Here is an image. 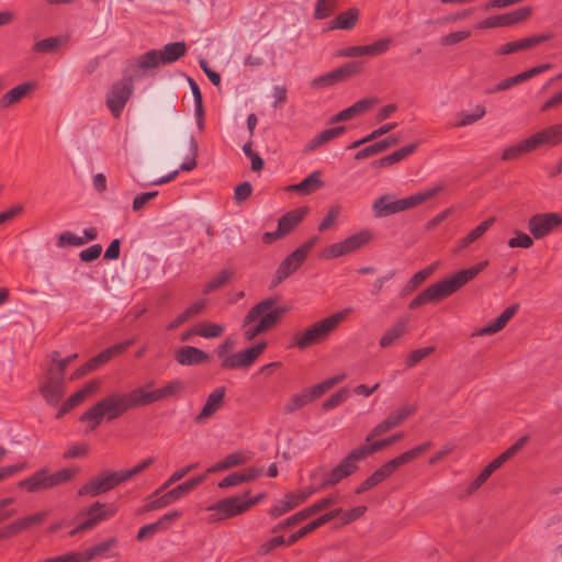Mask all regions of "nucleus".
Instances as JSON below:
<instances>
[{
  "label": "nucleus",
  "instance_id": "obj_1",
  "mask_svg": "<svg viewBox=\"0 0 562 562\" xmlns=\"http://www.w3.org/2000/svg\"><path fill=\"white\" fill-rule=\"evenodd\" d=\"M280 296H268L249 308L243 319V327H246L259 319L255 326L248 327L245 333V339L250 341L258 335L273 328L280 319L289 312L286 305H280Z\"/></svg>",
  "mask_w": 562,
  "mask_h": 562
},
{
  "label": "nucleus",
  "instance_id": "obj_2",
  "mask_svg": "<svg viewBox=\"0 0 562 562\" xmlns=\"http://www.w3.org/2000/svg\"><path fill=\"white\" fill-rule=\"evenodd\" d=\"M188 46L184 42L166 44L161 49H149L136 57L126 60L127 70L135 77H145L160 65H169L187 54Z\"/></svg>",
  "mask_w": 562,
  "mask_h": 562
},
{
  "label": "nucleus",
  "instance_id": "obj_3",
  "mask_svg": "<svg viewBox=\"0 0 562 562\" xmlns=\"http://www.w3.org/2000/svg\"><path fill=\"white\" fill-rule=\"evenodd\" d=\"M346 314L347 311L334 313L308 326L304 331L295 333L292 337V345L297 347L300 350H305L314 345L325 341L345 319Z\"/></svg>",
  "mask_w": 562,
  "mask_h": 562
},
{
  "label": "nucleus",
  "instance_id": "obj_4",
  "mask_svg": "<svg viewBox=\"0 0 562 562\" xmlns=\"http://www.w3.org/2000/svg\"><path fill=\"white\" fill-rule=\"evenodd\" d=\"M443 190L442 184L425 191L417 192L411 196L391 201V194H383L373 202L372 210L376 217H385L412 207H415L440 193Z\"/></svg>",
  "mask_w": 562,
  "mask_h": 562
},
{
  "label": "nucleus",
  "instance_id": "obj_5",
  "mask_svg": "<svg viewBox=\"0 0 562 562\" xmlns=\"http://www.w3.org/2000/svg\"><path fill=\"white\" fill-rule=\"evenodd\" d=\"M104 416L108 420H113L127 411L142 407L140 387H136L128 393L112 392L99 401Z\"/></svg>",
  "mask_w": 562,
  "mask_h": 562
},
{
  "label": "nucleus",
  "instance_id": "obj_6",
  "mask_svg": "<svg viewBox=\"0 0 562 562\" xmlns=\"http://www.w3.org/2000/svg\"><path fill=\"white\" fill-rule=\"evenodd\" d=\"M125 75L121 80L115 81L106 93L105 104L111 112V114L119 119L127 103L131 99L134 86V79H138L139 77H135L134 72L127 70V67L124 70Z\"/></svg>",
  "mask_w": 562,
  "mask_h": 562
},
{
  "label": "nucleus",
  "instance_id": "obj_7",
  "mask_svg": "<svg viewBox=\"0 0 562 562\" xmlns=\"http://www.w3.org/2000/svg\"><path fill=\"white\" fill-rule=\"evenodd\" d=\"M318 237L313 236L290 255H288L279 265L270 286L274 288L290 276H292L306 260L310 250L315 246Z\"/></svg>",
  "mask_w": 562,
  "mask_h": 562
},
{
  "label": "nucleus",
  "instance_id": "obj_8",
  "mask_svg": "<svg viewBox=\"0 0 562 562\" xmlns=\"http://www.w3.org/2000/svg\"><path fill=\"white\" fill-rule=\"evenodd\" d=\"M250 494V491L241 495H235L231 497H225L223 499L217 501L216 503L210 505L207 507L209 512H213L210 515L209 520L211 522H216L221 520H225L228 518L236 517L247 512V506H245V498Z\"/></svg>",
  "mask_w": 562,
  "mask_h": 562
},
{
  "label": "nucleus",
  "instance_id": "obj_9",
  "mask_svg": "<svg viewBox=\"0 0 562 562\" xmlns=\"http://www.w3.org/2000/svg\"><path fill=\"white\" fill-rule=\"evenodd\" d=\"M116 513V508L113 505H106L100 502H95L90 505L86 510H82L79 516H87L76 528H74L69 536H75L79 532H85L93 529L101 521L110 519Z\"/></svg>",
  "mask_w": 562,
  "mask_h": 562
},
{
  "label": "nucleus",
  "instance_id": "obj_10",
  "mask_svg": "<svg viewBox=\"0 0 562 562\" xmlns=\"http://www.w3.org/2000/svg\"><path fill=\"white\" fill-rule=\"evenodd\" d=\"M204 479L205 475L202 474L187 480L186 482L177 485L176 487L157 497L156 499L148 502L146 505H144L143 510L151 512L170 505L175 501L186 496L191 491H193L204 481Z\"/></svg>",
  "mask_w": 562,
  "mask_h": 562
},
{
  "label": "nucleus",
  "instance_id": "obj_11",
  "mask_svg": "<svg viewBox=\"0 0 562 562\" xmlns=\"http://www.w3.org/2000/svg\"><path fill=\"white\" fill-rule=\"evenodd\" d=\"M361 61H349L342 65L341 67H338L325 75H322L313 79L310 86L313 89H323L326 87H331L338 82L353 78L361 71Z\"/></svg>",
  "mask_w": 562,
  "mask_h": 562
},
{
  "label": "nucleus",
  "instance_id": "obj_12",
  "mask_svg": "<svg viewBox=\"0 0 562 562\" xmlns=\"http://www.w3.org/2000/svg\"><path fill=\"white\" fill-rule=\"evenodd\" d=\"M267 348L266 341H260L245 350L232 353L221 362L222 370H236L249 368Z\"/></svg>",
  "mask_w": 562,
  "mask_h": 562
},
{
  "label": "nucleus",
  "instance_id": "obj_13",
  "mask_svg": "<svg viewBox=\"0 0 562 562\" xmlns=\"http://www.w3.org/2000/svg\"><path fill=\"white\" fill-rule=\"evenodd\" d=\"M453 293H456V291L452 288L449 279L446 278L423 290L415 299L409 302L408 307L411 310H415L428 302L440 301L452 295Z\"/></svg>",
  "mask_w": 562,
  "mask_h": 562
},
{
  "label": "nucleus",
  "instance_id": "obj_14",
  "mask_svg": "<svg viewBox=\"0 0 562 562\" xmlns=\"http://www.w3.org/2000/svg\"><path fill=\"white\" fill-rule=\"evenodd\" d=\"M336 503V498L333 496H327L325 498H322L321 501L314 503L313 505L303 508L302 510L297 512L293 516H290L285 518L284 520L280 521L278 525H276L271 532L277 533L284 529L291 528L300 524L301 521L307 519L308 517L330 507Z\"/></svg>",
  "mask_w": 562,
  "mask_h": 562
},
{
  "label": "nucleus",
  "instance_id": "obj_15",
  "mask_svg": "<svg viewBox=\"0 0 562 562\" xmlns=\"http://www.w3.org/2000/svg\"><path fill=\"white\" fill-rule=\"evenodd\" d=\"M561 225L562 215L554 212L538 213L528 220V229L536 239L546 237Z\"/></svg>",
  "mask_w": 562,
  "mask_h": 562
},
{
  "label": "nucleus",
  "instance_id": "obj_16",
  "mask_svg": "<svg viewBox=\"0 0 562 562\" xmlns=\"http://www.w3.org/2000/svg\"><path fill=\"white\" fill-rule=\"evenodd\" d=\"M319 491L318 487L310 486L299 493H288L284 499L278 501L270 509L269 516L273 519L289 513L299 505L303 504L313 493Z\"/></svg>",
  "mask_w": 562,
  "mask_h": 562
},
{
  "label": "nucleus",
  "instance_id": "obj_17",
  "mask_svg": "<svg viewBox=\"0 0 562 562\" xmlns=\"http://www.w3.org/2000/svg\"><path fill=\"white\" fill-rule=\"evenodd\" d=\"M184 390L186 384L181 380H172L168 382L165 386L156 389L150 392H146L144 387H140L143 405L147 406L158 401L176 397L180 395Z\"/></svg>",
  "mask_w": 562,
  "mask_h": 562
},
{
  "label": "nucleus",
  "instance_id": "obj_18",
  "mask_svg": "<svg viewBox=\"0 0 562 562\" xmlns=\"http://www.w3.org/2000/svg\"><path fill=\"white\" fill-rule=\"evenodd\" d=\"M66 390L65 380L45 374V381L40 386V393L44 401L52 407H59Z\"/></svg>",
  "mask_w": 562,
  "mask_h": 562
},
{
  "label": "nucleus",
  "instance_id": "obj_19",
  "mask_svg": "<svg viewBox=\"0 0 562 562\" xmlns=\"http://www.w3.org/2000/svg\"><path fill=\"white\" fill-rule=\"evenodd\" d=\"M79 472L76 467L61 469L55 473H49L46 469L37 471V491L55 487L59 484L71 481Z\"/></svg>",
  "mask_w": 562,
  "mask_h": 562
},
{
  "label": "nucleus",
  "instance_id": "obj_20",
  "mask_svg": "<svg viewBox=\"0 0 562 562\" xmlns=\"http://www.w3.org/2000/svg\"><path fill=\"white\" fill-rule=\"evenodd\" d=\"M551 38H553L552 33L535 34V35H531L528 37L519 38V40L508 42L506 44L501 45L495 50V55H508V54H514V53H518L521 50L532 49L536 46H538L547 41H550Z\"/></svg>",
  "mask_w": 562,
  "mask_h": 562
},
{
  "label": "nucleus",
  "instance_id": "obj_21",
  "mask_svg": "<svg viewBox=\"0 0 562 562\" xmlns=\"http://www.w3.org/2000/svg\"><path fill=\"white\" fill-rule=\"evenodd\" d=\"M225 393L226 389L224 386H220L212 391L209 394L202 411L195 416L194 422L196 424H202L205 419L213 416L224 405Z\"/></svg>",
  "mask_w": 562,
  "mask_h": 562
},
{
  "label": "nucleus",
  "instance_id": "obj_22",
  "mask_svg": "<svg viewBox=\"0 0 562 562\" xmlns=\"http://www.w3.org/2000/svg\"><path fill=\"white\" fill-rule=\"evenodd\" d=\"M378 101L379 100L376 98L361 99V100L357 101L356 103H353L351 106H349V108L338 112L334 116H331L329 119V123L334 124V123H338V122L348 121L357 115H360V114L369 111L378 103Z\"/></svg>",
  "mask_w": 562,
  "mask_h": 562
},
{
  "label": "nucleus",
  "instance_id": "obj_23",
  "mask_svg": "<svg viewBox=\"0 0 562 562\" xmlns=\"http://www.w3.org/2000/svg\"><path fill=\"white\" fill-rule=\"evenodd\" d=\"M176 361L181 366H198L210 359V355L193 346H183L176 351Z\"/></svg>",
  "mask_w": 562,
  "mask_h": 562
},
{
  "label": "nucleus",
  "instance_id": "obj_24",
  "mask_svg": "<svg viewBox=\"0 0 562 562\" xmlns=\"http://www.w3.org/2000/svg\"><path fill=\"white\" fill-rule=\"evenodd\" d=\"M488 266V260H483L470 268L459 270L451 277H449V281L454 289V291H459L462 286H464L468 282L473 280L480 272H482Z\"/></svg>",
  "mask_w": 562,
  "mask_h": 562
},
{
  "label": "nucleus",
  "instance_id": "obj_25",
  "mask_svg": "<svg viewBox=\"0 0 562 562\" xmlns=\"http://www.w3.org/2000/svg\"><path fill=\"white\" fill-rule=\"evenodd\" d=\"M308 207L302 206L286 212L278 221V227L281 234H290L307 215Z\"/></svg>",
  "mask_w": 562,
  "mask_h": 562
},
{
  "label": "nucleus",
  "instance_id": "obj_26",
  "mask_svg": "<svg viewBox=\"0 0 562 562\" xmlns=\"http://www.w3.org/2000/svg\"><path fill=\"white\" fill-rule=\"evenodd\" d=\"M496 218L494 216L488 217L487 220L480 223L476 227H474L472 231H470L467 236L461 238L456 248L453 249L454 254H458L469 247L471 244L476 241L479 238H481L487 229L495 223Z\"/></svg>",
  "mask_w": 562,
  "mask_h": 562
},
{
  "label": "nucleus",
  "instance_id": "obj_27",
  "mask_svg": "<svg viewBox=\"0 0 562 562\" xmlns=\"http://www.w3.org/2000/svg\"><path fill=\"white\" fill-rule=\"evenodd\" d=\"M133 345V340H126L120 344H115L103 351H101L99 355L92 357L89 359L90 364L94 370L102 367L106 362H109L114 357L123 353L130 346Z\"/></svg>",
  "mask_w": 562,
  "mask_h": 562
},
{
  "label": "nucleus",
  "instance_id": "obj_28",
  "mask_svg": "<svg viewBox=\"0 0 562 562\" xmlns=\"http://www.w3.org/2000/svg\"><path fill=\"white\" fill-rule=\"evenodd\" d=\"M530 139L535 140V148L544 144L557 145L562 142V124L543 128L542 131L531 135Z\"/></svg>",
  "mask_w": 562,
  "mask_h": 562
},
{
  "label": "nucleus",
  "instance_id": "obj_29",
  "mask_svg": "<svg viewBox=\"0 0 562 562\" xmlns=\"http://www.w3.org/2000/svg\"><path fill=\"white\" fill-rule=\"evenodd\" d=\"M321 175L319 170L313 171L301 182L288 187V190L296 191L301 195L312 194L324 186Z\"/></svg>",
  "mask_w": 562,
  "mask_h": 562
},
{
  "label": "nucleus",
  "instance_id": "obj_30",
  "mask_svg": "<svg viewBox=\"0 0 562 562\" xmlns=\"http://www.w3.org/2000/svg\"><path fill=\"white\" fill-rule=\"evenodd\" d=\"M418 147V143H413L409 145H406L395 151H393L390 155H386L378 160H374L372 162L373 167L382 168V167H389L391 165H394L396 162H400L407 156L412 155Z\"/></svg>",
  "mask_w": 562,
  "mask_h": 562
},
{
  "label": "nucleus",
  "instance_id": "obj_31",
  "mask_svg": "<svg viewBox=\"0 0 562 562\" xmlns=\"http://www.w3.org/2000/svg\"><path fill=\"white\" fill-rule=\"evenodd\" d=\"M551 68V64H542V65H539V66H536L531 69H528L526 71H522L516 76H513V77H509V78H506L504 80H502L499 83H501V88L504 90H507L509 88H512L513 86L515 85H518V83H521L548 69Z\"/></svg>",
  "mask_w": 562,
  "mask_h": 562
},
{
  "label": "nucleus",
  "instance_id": "obj_32",
  "mask_svg": "<svg viewBox=\"0 0 562 562\" xmlns=\"http://www.w3.org/2000/svg\"><path fill=\"white\" fill-rule=\"evenodd\" d=\"M346 132V126L339 125L335 127L327 128L323 132H321L317 136H315L313 139H311L306 146L305 151H312L318 148L319 146L328 143L329 140L340 136Z\"/></svg>",
  "mask_w": 562,
  "mask_h": 562
},
{
  "label": "nucleus",
  "instance_id": "obj_33",
  "mask_svg": "<svg viewBox=\"0 0 562 562\" xmlns=\"http://www.w3.org/2000/svg\"><path fill=\"white\" fill-rule=\"evenodd\" d=\"M34 88L32 82H25L16 86L15 88L8 91L0 99L1 108H9L18 102H20L25 95H27Z\"/></svg>",
  "mask_w": 562,
  "mask_h": 562
},
{
  "label": "nucleus",
  "instance_id": "obj_34",
  "mask_svg": "<svg viewBox=\"0 0 562 562\" xmlns=\"http://www.w3.org/2000/svg\"><path fill=\"white\" fill-rule=\"evenodd\" d=\"M359 19V10L350 8L347 11L340 12L329 24V30H351L355 27Z\"/></svg>",
  "mask_w": 562,
  "mask_h": 562
},
{
  "label": "nucleus",
  "instance_id": "obj_35",
  "mask_svg": "<svg viewBox=\"0 0 562 562\" xmlns=\"http://www.w3.org/2000/svg\"><path fill=\"white\" fill-rule=\"evenodd\" d=\"M532 13L531 7H521L515 11L498 14L499 27L513 26L519 24L530 18Z\"/></svg>",
  "mask_w": 562,
  "mask_h": 562
},
{
  "label": "nucleus",
  "instance_id": "obj_36",
  "mask_svg": "<svg viewBox=\"0 0 562 562\" xmlns=\"http://www.w3.org/2000/svg\"><path fill=\"white\" fill-rule=\"evenodd\" d=\"M116 544L117 539L115 537H112L90 547L85 552H81L83 562H89L95 558L104 557L110 551V549L114 548Z\"/></svg>",
  "mask_w": 562,
  "mask_h": 562
},
{
  "label": "nucleus",
  "instance_id": "obj_37",
  "mask_svg": "<svg viewBox=\"0 0 562 562\" xmlns=\"http://www.w3.org/2000/svg\"><path fill=\"white\" fill-rule=\"evenodd\" d=\"M503 464L504 463L498 458H495L492 462H490L471 482L467 490V494L470 495L479 490L487 481V479Z\"/></svg>",
  "mask_w": 562,
  "mask_h": 562
},
{
  "label": "nucleus",
  "instance_id": "obj_38",
  "mask_svg": "<svg viewBox=\"0 0 562 562\" xmlns=\"http://www.w3.org/2000/svg\"><path fill=\"white\" fill-rule=\"evenodd\" d=\"M407 327L406 319H398L391 328H389L380 339V347L387 348L392 346L398 338H401Z\"/></svg>",
  "mask_w": 562,
  "mask_h": 562
},
{
  "label": "nucleus",
  "instance_id": "obj_39",
  "mask_svg": "<svg viewBox=\"0 0 562 562\" xmlns=\"http://www.w3.org/2000/svg\"><path fill=\"white\" fill-rule=\"evenodd\" d=\"M439 262H434L415 273L403 288V295L415 291L426 279H428L437 269Z\"/></svg>",
  "mask_w": 562,
  "mask_h": 562
},
{
  "label": "nucleus",
  "instance_id": "obj_40",
  "mask_svg": "<svg viewBox=\"0 0 562 562\" xmlns=\"http://www.w3.org/2000/svg\"><path fill=\"white\" fill-rule=\"evenodd\" d=\"M104 412L99 402L92 405L88 411H86L79 418L81 423L87 422L88 426L86 432L93 431L104 418Z\"/></svg>",
  "mask_w": 562,
  "mask_h": 562
},
{
  "label": "nucleus",
  "instance_id": "obj_41",
  "mask_svg": "<svg viewBox=\"0 0 562 562\" xmlns=\"http://www.w3.org/2000/svg\"><path fill=\"white\" fill-rule=\"evenodd\" d=\"M348 476H350L348 471H346L341 465L337 464L330 471H327L323 474L318 490H326L328 487L335 486Z\"/></svg>",
  "mask_w": 562,
  "mask_h": 562
},
{
  "label": "nucleus",
  "instance_id": "obj_42",
  "mask_svg": "<svg viewBox=\"0 0 562 562\" xmlns=\"http://www.w3.org/2000/svg\"><path fill=\"white\" fill-rule=\"evenodd\" d=\"M368 454L362 446L351 450L338 464L341 465L349 475L356 473L359 469L358 462L366 459Z\"/></svg>",
  "mask_w": 562,
  "mask_h": 562
},
{
  "label": "nucleus",
  "instance_id": "obj_43",
  "mask_svg": "<svg viewBox=\"0 0 562 562\" xmlns=\"http://www.w3.org/2000/svg\"><path fill=\"white\" fill-rule=\"evenodd\" d=\"M535 140L530 139V137L520 140L518 144L507 147L503 154V160H513L520 157L524 154L530 153L536 149L533 145Z\"/></svg>",
  "mask_w": 562,
  "mask_h": 562
},
{
  "label": "nucleus",
  "instance_id": "obj_44",
  "mask_svg": "<svg viewBox=\"0 0 562 562\" xmlns=\"http://www.w3.org/2000/svg\"><path fill=\"white\" fill-rule=\"evenodd\" d=\"M235 274L234 269L224 268L213 277L203 288L204 294H210L224 286Z\"/></svg>",
  "mask_w": 562,
  "mask_h": 562
},
{
  "label": "nucleus",
  "instance_id": "obj_45",
  "mask_svg": "<svg viewBox=\"0 0 562 562\" xmlns=\"http://www.w3.org/2000/svg\"><path fill=\"white\" fill-rule=\"evenodd\" d=\"M431 447V442H425L419 446L414 447L413 449L397 456L396 458L392 459V463L394 464L395 469L409 463L411 461L418 458L422 453L427 451Z\"/></svg>",
  "mask_w": 562,
  "mask_h": 562
},
{
  "label": "nucleus",
  "instance_id": "obj_46",
  "mask_svg": "<svg viewBox=\"0 0 562 562\" xmlns=\"http://www.w3.org/2000/svg\"><path fill=\"white\" fill-rule=\"evenodd\" d=\"M431 447V442H425L419 446L414 447L413 449L397 456L396 458L392 459V463L394 464L395 469L409 463L411 461L418 458L422 453L427 451Z\"/></svg>",
  "mask_w": 562,
  "mask_h": 562
},
{
  "label": "nucleus",
  "instance_id": "obj_47",
  "mask_svg": "<svg viewBox=\"0 0 562 562\" xmlns=\"http://www.w3.org/2000/svg\"><path fill=\"white\" fill-rule=\"evenodd\" d=\"M372 239V233L368 229L361 231L347 237L344 243L348 254L357 251Z\"/></svg>",
  "mask_w": 562,
  "mask_h": 562
},
{
  "label": "nucleus",
  "instance_id": "obj_48",
  "mask_svg": "<svg viewBox=\"0 0 562 562\" xmlns=\"http://www.w3.org/2000/svg\"><path fill=\"white\" fill-rule=\"evenodd\" d=\"M312 403V400L306 390H303L299 394L292 395L283 407L284 414H292L297 409Z\"/></svg>",
  "mask_w": 562,
  "mask_h": 562
},
{
  "label": "nucleus",
  "instance_id": "obj_49",
  "mask_svg": "<svg viewBox=\"0 0 562 562\" xmlns=\"http://www.w3.org/2000/svg\"><path fill=\"white\" fill-rule=\"evenodd\" d=\"M108 492L103 479L101 474L99 476L92 477L89 482H87L85 485H82L79 491V496L90 495V496H97L101 493Z\"/></svg>",
  "mask_w": 562,
  "mask_h": 562
},
{
  "label": "nucleus",
  "instance_id": "obj_50",
  "mask_svg": "<svg viewBox=\"0 0 562 562\" xmlns=\"http://www.w3.org/2000/svg\"><path fill=\"white\" fill-rule=\"evenodd\" d=\"M85 401L82 392H75L66 401L61 402L55 415L56 419L63 418L67 413L79 406Z\"/></svg>",
  "mask_w": 562,
  "mask_h": 562
},
{
  "label": "nucleus",
  "instance_id": "obj_51",
  "mask_svg": "<svg viewBox=\"0 0 562 562\" xmlns=\"http://www.w3.org/2000/svg\"><path fill=\"white\" fill-rule=\"evenodd\" d=\"M324 525V519H321V517L314 519L313 521L308 522L304 527L300 528L297 531L293 532L286 541V546L290 547L297 542L303 537L307 536L308 533L313 532L317 528L322 527Z\"/></svg>",
  "mask_w": 562,
  "mask_h": 562
},
{
  "label": "nucleus",
  "instance_id": "obj_52",
  "mask_svg": "<svg viewBox=\"0 0 562 562\" xmlns=\"http://www.w3.org/2000/svg\"><path fill=\"white\" fill-rule=\"evenodd\" d=\"M417 409V405H404L398 409L389 414L386 419L392 424L393 428L401 425L404 420H406L412 414H414Z\"/></svg>",
  "mask_w": 562,
  "mask_h": 562
},
{
  "label": "nucleus",
  "instance_id": "obj_53",
  "mask_svg": "<svg viewBox=\"0 0 562 562\" xmlns=\"http://www.w3.org/2000/svg\"><path fill=\"white\" fill-rule=\"evenodd\" d=\"M59 351H53L52 353V364L47 368L46 373L53 375L55 378H60L65 380V371L69 362L64 359H58Z\"/></svg>",
  "mask_w": 562,
  "mask_h": 562
},
{
  "label": "nucleus",
  "instance_id": "obj_54",
  "mask_svg": "<svg viewBox=\"0 0 562 562\" xmlns=\"http://www.w3.org/2000/svg\"><path fill=\"white\" fill-rule=\"evenodd\" d=\"M403 437H404L403 432H397L389 438L374 441L371 445H362V447L364 448V451L369 457V456L382 450L383 448H386V447L395 443L396 441L401 440Z\"/></svg>",
  "mask_w": 562,
  "mask_h": 562
},
{
  "label": "nucleus",
  "instance_id": "obj_55",
  "mask_svg": "<svg viewBox=\"0 0 562 562\" xmlns=\"http://www.w3.org/2000/svg\"><path fill=\"white\" fill-rule=\"evenodd\" d=\"M67 40L68 38L65 36H52L42 41H37V52L54 53L64 43H66Z\"/></svg>",
  "mask_w": 562,
  "mask_h": 562
},
{
  "label": "nucleus",
  "instance_id": "obj_56",
  "mask_svg": "<svg viewBox=\"0 0 562 562\" xmlns=\"http://www.w3.org/2000/svg\"><path fill=\"white\" fill-rule=\"evenodd\" d=\"M486 113L485 106L482 104H477L474 109V113L470 114L467 111H462L459 113L460 121L456 124V126H467L479 120H481Z\"/></svg>",
  "mask_w": 562,
  "mask_h": 562
},
{
  "label": "nucleus",
  "instance_id": "obj_57",
  "mask_svg": "<svg viewBox=\"0 0 562 562\" xmlns=\"http://www.w3.org/2000/svg\"><path fill=\"white\" fill-rule=\"evenodd\" d=\"M224 330H225V327L221 324L202 323L199 325L196 335H199L203 338H217V337L222 336Z\"/></svg>",
  "mask_w": 562,
  "mask_h": 562
},
{
  "label": "nucleus",
  "instance_id": "obj_58",
  "mask_svg": "<svg viewBox=\"0 0 562 562\" xmlns=\"http://www.w3.org/2000/svg\"><path fill=\"white\" fill-rule=\"evenodd\" d=\"M101 476L103 479L106 491H110L117 486L119 484L128 480L125 470L115 472H103L101 473Z\"/></svg>",
  "mask_w": 562,
  "mask_h": 562
},
{
  "label": "nucleus",
  "instance_id": "obj_59",
  "mask_svg": "<svg viewBox=\"0 0 562 562\" xmlns=\"http://www.w3.org/2000/svg\"><path fill=\"white\" fill-rule=\"evenodd\" d=\"M349 396V390L347 387H342L338 390L336 393L331 394L326 401L323 403V409L330 411L342 404Z\"/></svg>",
  "mask_w": 562,
  "mask_h": 562
},
{
  "label": "nucleus",
  "instance_id": "obj_60",
  "mask_svg": "<svg viewBox=\"0 0 562 562\" xmlns=\"http://www.w3.org/2000/svg\"><path fill=\"white\" fill-rule=\"evenodd\" d=\"M434 346H428L424 348H419L416 350H413L406 358L405 364L408 368L415 367L418 362H420L423 359L427 358L435 351Z\"/></svg>",
  "mask_w": 562,
  "mask_h": 562
},
{
  "label": "nucleus",
  "instance_id": "obj_61",
  "mask_svg": "<svg viewBox=\"0 0 562 562\" xmlns=\"http://www.w3.org/2000/svg\"><path fill=\"white\" fill-rule=\"evenodd\" d=\"M251 146L252 142L249 139L244 144L243 151L250 159L252 171L259 172L263 169L265 161L256 151L252 150Z\"/></svg>",
  "mask_w": 562,
  "mask_h": 562
},
{
  "label": "nucleus",
  "instance_id": "obj_62",
  "mask_svg": "<svg viewBox=\"0 0 562 562\" xmlns=\"http://www.w3.org/2000/svg\"><path fill=\"white\" fill-rule=\"evenodd\" d=\"M391 45L390 38H382L372 44L364 45L363 50L368 56H376L385 53Z\"/></svg>",
  "mask_w": 562,
  "mask_h": 562
},
{
  "label": "nucleus",
  "instance_id": "obj_63",
  "mask_svg": "<svg viewBox=\"0 0 562 562\" xmlns=\"http://www.w3.org/2000/svg\"><path fill=\"white\" fill-rule=\"evenodd\" d=\"M86 243H87V239H83V237L77 236L74 233L67 231L59 235L57 246L58 247L82 246Z\"/></svg>",
  "mask_w": 562,
  "mask_h": 562
},
{
  "label": "nucleus",
  "instance_id": "obj_64",
  "mask_svg": "<svg viewBox=\"0 0 562 562\" xmlns=\"http://www.w3.org/2000/svg\"><path fill=\"white\" fill-rule=\"evenodd\" d=\"M367 506L364 505H361V506H357L355 508H351L347 512H344L342 510V515L340 516V526H344V525H348L357 519H359L361 516L364 515V513L367 512Z\"/></svg>",
  "mask_w": 562,
  "mask_h": 562
}]
</instances>
